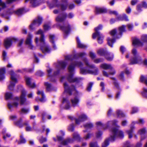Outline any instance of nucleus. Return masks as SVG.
<instances>
[{"instance_id": "62", "label": "nucleus", "mask_w": 147, "mask_h": 147, "mask_svg": "<svg viewBox=\"0 0 147 147\" xmlns=\"http://www.w3.org/2000/svg\"><path fill=\"white\" fill-rule=\"evenodd\" d=\"M137 2V0H132L131 1V4L132 5H135Z\"/></svg>"}, {"instance_id": "27", "label": "nucleus", "mask_w": 147, "mask_h": 147, "mask_svg": "<svg viewBox=\"0 0 147 147\" xmlns=\"http://www.w3.org/2000/svg\"><path fill=\"white\" fill-rule=\"evenodd\" d=\"M140 81L144 83L147 85V79L146 77L142 76H141L140 77Z\"/></svg>"}, {"instance_id": "52", "label": "nucleus", "mask_w": 147, "mask_h": 147, "mask_svg": "<svg viewBox=\"0 0 147 147\" xmlns=\"http://www.w3.org/2000/svg\"><path fill=\"white\" fill-rule=\"evenodd\" d=\"M144 123V121L143 119H139L138 122H136V123H138L139 124H142Z\"/></svg>"}, {"instance_id": "19", "label": "nucleus", "mask_w": 147, "mask_h": 147, "mask_svg": "<svg viewBox=\"0 0 147 147\" xmlns=\"http://www.w3.org/2000/svg\"><path fill=\"white\" fill-rule=\"evenodd\" d=\"M95 36H96V37H97L98 38V42L100 44L102 43L103 36L102 34H100L99 33H97Z\"/></svg>"}, {"instance_id": "42", "label": "nucleus", "mask_w": 147, "mask_h": 147, "mask_svg": "<svg viewBox=\"0 0 147 147\" xmlns=\"http://www.w3.org/2000/svg\"><path fill=\"white\" fill-rule=\"evenodd\" d=\"M25 125H27L26 127V130L27 131H31L32 130V129L31 128L30 126L28 125V124H25Z\"/></svg>"}, {"instance_id": "5", "label": "nucleus", "mask_w": 147, "mask_h": 147, "mask_svg": "<svg viewBox=\"0 0 147 147\" xmlns=\"http://www.w3.org/2000/svg\"><path fill=\"white\" fill-rule=\"evenodd\" d=\"M11 75V81L8 86V89L10 90H12L15 84L17 82V80L16 78V74L12 71L10 72Z\"/></svg>"}, {"instance_id": "57", "label": "nucleus", "mask_w": 147, "mask_h": 147, "mask_svg": "<svg viewBox=\"0 0 147 147\" xmlns=\"http://www.w3.org/2000/svg\"><path fill=\"white\" fill-rule=\"evenodd\" d=\"M46 140H47L45 138H42L40 140V143H42L46 141Z\"/></svg>"}, {"instance_id": "22", "label": "nucleus", "mask_w": 147, "mask_h": 147, "mask_svg": "<svg viewBox=\"0 0 147 147\" xmlns=\"http://www.w3.org/2000/svg\"><path fill=\"white\" fill-rule=\"evenodd\" d=\"M101 67L103 69H112V66L110 65L106 64H103L101 65Z\"/></svg>"}, {"instance_id": "6", "label": "nucleus", "mask_w": 147, "mask_h": 147, "mask_svg": "<svg viewBox=\"0 0 147 147\" xmlns=\"http://www.w3.org/2000/svg\"><path fill=\"white\" fill-rule=\"evenodd\" d=\"M132 53L134 55V57L131 59L130 63L134 64L139 63L141 61V59L136 49H133L132 51Z\"/></svg>"}, {"instance_id": "45", "label": "nucleus", "mask_w": 147, "mask_h": 147, "mask_svg": "<svg viewBox=\"0 0 147 147\" xmlns=\"http://www.w3.org/2000/svg\"><path fill=\"white\" fill-rule=\"evenodd\" d=\"M54 36L53 35H50L49 36V39L50 42H51L53 44V40L54 39Z\"/></svg>"}, {"instance_id": "43", "label": "nucleus", "mask_w": 147, "mask_h": 147, "mask_svg": "<svg viewBox=\"0 0 147 147\" xmlns=\"http://www.w3.org/2000/svg\"><path fill=\"white\" fill-rule=\"evenodd\" d=\"M64 19V18H61L59 17H58L56 18V20L58 22H62Z\"/></svg>"}, {"instance_id": "3", "label": "nucleus", "mask_w": 147, "mask_h": 147, "mask_svg": "<svg viewBox=\"0 0 147 147\" xmlns=\"http://www.w3.org/2000/svg\"><path fill=\"white\" fill-rule=\"evenodd\" d=\"M86 65L87 66L86 70L83 69H81L80 72L82 74L89 73L94 75L97 74L98 72L97 68L92 65H90L88 63V60L85 59L84 61Z\"/></svg>"}, {"instance_id": "44", "label": "nucleus", "mask_w": 147, "mask_h": 147, "mask_svg": "<svg viewBox=\"0 0 147 147\" xmlns=\"http://www.w3.org/2000/svg\"><path fill=\"white\" fill-rule=\"evenodd\" d=\"M93 84L92 83H90L88 85L87 87V90L88 91H90L91 90V88Z\"/></svg>"}, {"instance_id": "13", "label": "nucleus", "mask_w": 147, "mask_h": 147, "mask_svg": "<svg viewBox=\"0 0 147 147\" xmlns=\"http://www.w3.org/2000/svg\"><path fill=\"white\" fill-rule=\"evenodd\" d=\"M65 91L68 92L69 94H71V91H75V88L74 87H69L67 83H65L64 84Z\"/></svg>"}, {"instance_id": "15", "label": "nucleus", "mask_w": 147, "mask_h": 147, "mask_svg": "<svg viewBox=\"0 0 147 147\" xmlns=\"http://www.w3.org/2000/svg\"><path fill=\"white\" fill-rule=\"evenodd\" d=\"M87 119V117L85 115H81L78 119H76V124H78L80 122L85 121Z\"/></svg>"}, {"instance_id": "16", "label": "nucleus", "mask_w": 147, "mask_h": 147, "mask_svg": "<svg viewBox=\"0 0 147 147\" xmlns=\"http://www.w3.org/2000/svg\"><path fill=\"white\" fill-rule=\"evenodd\" d=\"M79 101L78 98L76 97H75L71 99V102L72 106L75 107L78 103Z\"/></svg>"}, {"instance_id": "18", "label": "nucleus", "mask_w": 147, "mask_h": 147, "mask_svg": "<svg viewBox=\"0 0 147 147\" xmlns=\"http://www.w3.org/2000/svg\"><path fill=\"white\" fill-rule=\"evenodd\" d=\"M96 11L97 13H105L106 12V9L103 8L96 7Z\"/></svg>"}, {"instance_id": "33", "label": "nucleus", "mask_w": 147, "mask_h": 147, "mask_svg": "<svg viewBox=\"0 0 147 147\" xmlns=\"http://www.w3.org/2000/svg\"><path fill=\"white\" fill-rule=\"evenodd\" d=\"M132 132L133 131L132 129L129 130L127 131V132L129 138H131L133 136Z\"/></svg>"}, {"instance_id": "63", "label": "nucleus", "mask_w": 147, "mask_h": 147, "mask_svg": "<svg viewBox=\"0 0 147 147\" xmlns=\"http://www.w3.org/2000/svg\"><path fill=\"white\" fill-rule=\"evenodd\" d=\"M47 71L48 76H50V74L52 71V69L50 68H49L47 69Z\"/></svg>"}, {"instance_id": "8", "label": "nucleus", "mask_w": 147, "mask_h": 147, "mask_svg": "<svg viewBox=\"0 0 147 147\" xmlns=\"http://www.w3.org/2000/svg\"><path fill=\"white\" fill-rule=\"evenodd\" d=\"M32 36L30 34H28L25 41V44L28 46V47L31 49H32L33 46L32 44L31 39Z\"/></svg>"}, {"instance_id": "56", "label": "nucleus", "mask_w": 147, "mask_h": 147, "mask_svg": "<svg viewBox=\"0 0 147 147\" xmlns=\"http://www.w3.org/2000/svg\"><path fill=\"white\" fill-rule=\"evenodd\" d=\"M90 147H98V146L96 143H91L90 145Z\"/></svg>"}, {"instance_id": "34", "label": "nucleus", "mask_w": 147, "mask_h": 147, "mask_svg": "<svg viewBox=\"0 0 147 147\" xmlns=\"http://www.w3.org/2000/svg\"><path fill=\"white\" fill-rule=\"evenodd\" d=\"M117 114L120 117H123L125 116L123 113L119 110H118L117 111Z\"/></svg>"}, {"instance_id": "26", "label": "nucleus", "mask_w": 147, "mask_h": 147, "mask_svg": "<svg viewBox=\"0 0 147 147\" xmlns=\"http://www.w3.org/2000/svg\"><path fill=\"white\" fill-rule=\"evenodd\" d=\"M18 105V103L16 102H14L12 104L9 103L8 106L9 108L11 109L13 107H16Z\"/></svg>"}, {"instance_id": "31", "label": "nucleus", "mask_w": 147, "mask_h": 147, "mask_svg": "<svg viewBox=\"0 0 147 147\" xmlns=\"http://www.w3.org/2000/svg\"><path fill=\"white\" fill-rule=\"evenodd\" d=\"M125 26H122L119 28V33L120 36L121 34V32H124L125 31Z\"/></svg>"}, {"instance_id": "20", "label": "nucleus", "mask_w": 147, "mask_h": 147, "mask_svg": "<svg viewBox=\"0 0 147 147\" xmlns=\"http://www.w3.org/2000/svg\"><path fill=\"white\" fill-rule=\"evenodd\" d=\"M102 28V26L101 25H100L97 27L95 28V32L92 35V38H96V36H95L97 33H99L98 31L99 30H101Z\"/></svg>"}, {"instance_id": "14", "label": "nucleus", "mask_w": 147, "mask_h": 147, "mask_svg": "<svg viewBox=\"0 0 147 147\" xmlns=\"http://www.w3.org/2000/svg\"><path fill=\"white\" fill-rule=\"evenodd\" d=\"M37 94L38 95L41 96L42 97V98H37L36 99V100L38 101V99L39 101L41 102H44L45 101V99L44 98V94L43 92L42 91L40 90H38L37 92Z\"/></svg>"}, {"instance_id": "50", "label": "nucleus", "mask_w": 147, "mask_h": 147, "mask_svg": "<svg viewBox=\"0 0 147 147\" xmlns=\"http://www.w3.org/2000/svg\"><path fill=\"white\" fill-rule=\"evenodd\" d=\"M44 29L45 30H47L50 29V26L48 25L45 24L44 26Z\"/></svg>"}, {"instance_id": "54", "label": "nucleus", "mask_w": 147, "mask_h": 147, "mask_svg": "<svg viewBox=\"0 0 147 147\" xmlns=\"http://www.w3.org/2000/svg\"><path fill=\"white\" fill-rule=\"evenodd\" d=\"M74 125L72 124L69 127L68 129L70 131H72L74 130Z\"/></svg>"}, {"instance_id": "37", "label": "nucleus", "mask_w": 147, "mask_h": 147, "mask_svg": "<svg viewBox=\"0 0 147 147\" xmlns=\"http://www.w3.org/2000/svg\"><path fill=\"white\" fill-rule=\"evenodd\" d=\"M23 12L24 9H20L17 11L16 13L18 15H20L22 14Z\"/></svg>"}, {"instance_id": "55", "label": "nucleus", "mask_w": 147, "mask_h": 147, "mask_svg": "<svg viewBox=\"0 0 147 147\" xmlns=\"http://www.w3.org/2000/svg\"><path fill=\"white\" fill-rule=\"evenodd\" d=\"M116 33V30L115 29L112 30L110 32V34L112 36H113Z\"/></svg>"}, {"instance_id": "60", "label": "nucleus", "mask_w": 147, "mask_h": 147, "mask_svg": "<svg viewBox=\"0 0 147 147\" xmlns=\"http://www.w3.org/2000/svg\"><path fill=\"white\" fill-rule=\"evenodd\" d=\"M20 143H23L25 142L26 141L24 139L22 136H20Z\"/></svg>"}, {"instance_id": "25", "label": "nucleus", "mask_w": 147, "mask_h": 147, "mask_svg": "<svg viewBox=\"0 0 147 147\" xmlns=\"http://www.w3.org/2000/svg\"><path fill=\"white\" fill-rule=\"evenodd\" d=\"M61 28L66 34L68 33L70 30V28L69 26L64 27H61Z\"/></svg>"}, {"instance_id": "2", "label": "nucleus", "mask_w": 147, "mask_h": 147, "mask_svg": "<svg viewBox=\"0 0 147 147\" xmlns=\"http://www.w3.org/2000/svg\"><path fill=\"white\" fill-rule=\"evenodd\" d=\"M35 34L40 35L39 41L40 42V45L41 46V49L42 52L44 53H49L50 51V50L45 42L44 39V36L43 31L41 30H39L35 32Z\"/></svg>"}, {"instance_id": "32", "label": "nucleus", "mask_w": 147, "mask_h": 147, "mask_svg": "<svg viewBox=\"0 0 147 147\" xmlns=\"http://www.w3.org/2000/svg\"><path fill=\"white\" fill-rule=\"evenodd\" d=\"M67 63L65 62L61 61L59 63L60 66L62 68H64L66 65Z\"/></svg>"}, {"instance_id": "58", "label": "nucleus", "mask_w": 147, "mask_h": 147, "mask_svg": "<svg viewBox=\"0 0 147 147\" xmlns=\"http://www.w3.org/2000/svg\"><path fill=\"white\" fill-rule=\"evenodd\" d=\"M142 141L140 140V142L138 143L136 145V147H141L142 145V143L141 142V141Z\"/></svg>"}, {"instance_id": "38", "label": "nucleus", "mask_w": 147, "mask_h": 147, "mask_svg": "<svg viewBox=\"0 0 147 147\" xmlns=\"http://www.w3.org/2000/svg\"><path fill=\"white\" fill-rule=\"evenodd\" d=\"M84 127L86 128H90L93 127V125L91 123H87L84 125Z\"/></svg>"}, {"instance_id": "53", "label": "nucleus", "mask_w": 147, "mask_h": 147, "mask_svg": "<svg viewBox=\"0 0 147 147\" xmlns=\"http://www.w3.org/2000/svg\"><path fill=\"white\" fill-rule=\"evenodd\" d=\"M67 7V5L66 4L62 5L61 7V9L62 10H64Z\"/></svg>"}, {"instance_id": "35", "label": "nucleus", "mask_w": 147, "mask_h": 147, "mask_svg": "<svg viewBox=\"0 0 147 147\" xmlns=\"http://www.w3.org/2000/svg\"><path fill=\"white\" fill-rule=\"evenodd\" d=\"M115 41L113 39L108 38V43L109 45L111 47H112V44L114 43Z\"/></svg>"}, {"instance_id": "61", "label": "nucleus", "mask_w": 147, "mask_h": 147, "mask_svg": "<svg viewBox=\"0 0 147 147\" xmlns=\"http://www.w3.org/2000/svg\"><path fill=\"white\" fill-rule=\"evenodd\" d=\"M91 136V134H88L86 136L84 137V138L86 140L90 138Z\"/></svg>"}, {"instance_id": "49", "label": "nucleus", "mask_w": 147, "mask_h": 147, "mask_svg": "<svg viewBox=\"0 0 147 147\" xmlns=\"http://www.w3.org/2000/svg\"><path fill=\"white\" fill-rule=\"evenodd\" d=\"M147 39V35H143L141 37V39L143 41H145Z\"/></svg>"}, {"instance_id": "9", "label": "nucleus", "mask_w": 147, "mask_h": 147, "mask_svg": "<svg viewBox=\"0 0 147 147\" xmlns=\"http://www.w3.org/2000/svg\"><path fill=\"white\" fill-rule=\"evenodd\" d=\"M146 132V129L145 128L141 129L138 130V134L141 135V141L143 140L146 137V135H144Z\"/></svg>"}, {"instance_id": "23", "label": "nucleus", "mask_w": 147, "mask_h": 147, "mask_svg": "<svg viewBox=\"0 0 147 147\" xmlns=\"http://www.w3.org/2000/svg\"><path fill=\"white\" fill-rule=\"evenodd\" d=\"M77 41L78 43V47L81 48H84L86 47V45L82 44L80 42L78 38H77Z\"/></svg>"}, {"instance_id": "11", "label": "nucleus", "mask_w": 147, "mask_h": 147, "mask_svg": "<svg viewBox=\"0 0 147 147\" xmlns=\"http://www.w3.org/2000/svg\"><path fill=\"white\" fill-rule=\"evenodd\" d=\"M42 21V19L40 17H38L37 19L36 20H34L33 23L30 26V28L31 29H33L32 27L34 25L39 26L41 23Z\"/></svg>"}, {"instance_id": "51", "label": "nucleus", "mask_w": 147, "mask_h": 147, "mask_svg": "<svg viewBox=\"0 0 147 147\" xmlns=\"http://www.w3.org/2000/svg\"><path fill=\"white\" fill-rule=\"evenodd\" d=\"M44 74V73L40 71H38L36 74V75L38 76H42Z\"/></svg>"}, {"instance_id": "28", "label": "nucleus", "mask_w": 147, "mask_h": 147, "mask_svg": "<svg viewBox=\"0 0 147 147\" xmlns=\"http://www.w3.org/2000/svg\"><path fill=\"white\" fill-rule=\"evenodd\" d=\"M105 57L107 60L111 61L113 59V55L109 54H108L105 56Z\"/></svg>"}, {"instance_id": "24", "label": "nucleus", "mask_w": 147, "mask_h": 147, "mask_svg": "<svg viewBox=\"0 0 147 147\" xmlns=\"http://www.w3.org/2000/svg\"><path fill=\"white\" fill-rule=\"evenodd\" d=\"M31 0V3L32 6L33 7H36L38 6L40 4V3H39L38 1H36V0Z\"/></svg>"}, {"instance_id": "40", "label": "nucleus", "mask_w": 147, "mask_h": 147, "mask_svg": "<svg viewBox=\"0 0 147 147\" xmlns=\"http://www.w3.org/2000/svg\"><path fill=\"white\" fill-rule=\"evenodd\" d=\"M5 131H4V130H3V131H2V132H3V135H4V136H3V138L4 140L6 138H7V137H9L10 136V135L9 134H6V135L5 136Z\"/></svg>"}, {"instance_id": "47", "label": "nucleus", "mask_w": 147, "mask_h": 147, "mask_svg": "<svg viewBox=\"0 0 147 147\" xmlns=\"http://www.w3.org/2000/svg\"><path fill=\"white\" fill-rule=\"evenodd\" d=\"M123 147H131L129 142L128 141L126 142L124 144Z\"/></svg>"}, {"instance_id": "29", "label": "nucleus", "mask_w": 147, "mask_h": 147, "mask_svg": "<svg viewBox=\"0 0 147 147\" xmlns=\"http://www.w3.org/2000/svg\"><path fill=\"white\" fill-rule=\"evenodd\" d=\"M45 86L46 87L47 90L48 91H50L51 88V85L48 82H45Z\"/></svg>"}, {"instance_id": "48", "label": "nucleus", "mask_w": 147, "mask_h": 147, "mask_svg": "<svg viewBox=\"0 0 147 147\" xmlns=\"http://www.w3.org/2000/svg\"><path fill=\"white\" fill-rule=\"evenodd\" d=\"M104 51L102 49H100L98 51V53L100 55H102L104 53Z\"/></svg>"}, {"instance_id": "10", "label": "nucleus", "mask_w": 147, "mask_h": 147, "mask_svg": "<svg viewBox=\"0 0 147 147\" xmlns=\"http://www.w3.org/2000/svg\"><path fill=\"white\" fill-rule=\"evenodd\" d=\"M26 81L27 85L31 88H34L35 87V84L32 82V80L30 78L27 77L26 78Z\"/></svg>"}, {"instance_id": "64", "label": "nucleus", "mask_w": 147, "mask_h": 147, "mask_svg": "<svg viewBox=\"0 0 147 147\" xmlns=\"http://www.w3.org/2000/svg\"><path fill=\"white\" fill-rule=\"evenodd\" d=\"M103 74L104 76L107 77L109 75V73L108 74L106 71H103Z\"/></svg>"}, {"instance_id": "59", "label": "nucleus", "mask_w": 147, "mask_h": 147, "mask_svg": "<svg viewBox=\"0 0 147 147\" xmlns=\"http://www.w3.org/2000/svg\"><path fill=\"white\" fill-rule=\"evenodd\" d=\"M120 20H125L126 21H128V20L127 17L125 15H124V16H123V17L121 19H120Z\"/></svg>"}, {"instance_id": "41", "label": "nucleus", "mask_w": 147, "mask_h": 147, "mask_svg": "<svg viewBox=\"0 0 147 147\" xmlns=\"http://www.w3.org/2000/svg\"><path fill=\"white\" fill-rule=\"evenodd\" d=\"M111 71L109 73V74L111 75H113L115 74L116 71L112 67V69H111Z\"/></svg>"}, {"instance_id": "21", "label": "nucleus", "mask_w": 147, "mask_h": 147, "mask_svg": "<svg viewBox=\"0 0 147 147\" xmlns=\"http://www.w3.org/2000/svg\"><path fill=\"white\" fill-rule=\"evenodd\" d=\"M5 69L4 68L0 69V81L2 80L4 78V74L5 73Z\"/></svg>"}, {"instance_id": "46", "label": "nucleus", "mask_w": 147, "mask_h": 147, "mask_svg": "<svg viewBox=\"0 0 147 147\" xmlns=\"http://www.w3.org/2000/svg\"><path fill=\"white\" fill-rule=\"evenodd\" d=\"M90 56L92 59H93L95 57V54L92 52H90L89 54Z\"/></svg>"}, {"instance_id": "4", "label": "nucleus", "mask_w": 147, "mask_h": 147, "mask_svg": "<svg viewBox=\"0 0 147 147\" xmlns=\"http://www.w3.org/2000/svg\"><path fill=\"white\" fill-rule=\"evenodd\" d=\"M82 64L80 62L76 63L75 64H71L69 67L68 70L70 73V74L68 76L67 79L70 82H78L79 81V79L76 78H74L72 75V72L74 70V67L75 66L80 67Z\"/></svg>"}, {"instance_id": "39", "label": "nucleus", "mask_w": 147, "mask_h": 147, "mask_svg": "<svg viewBox=\"0 0 147 147\" xmlns=\"http://www.w3.org/2000/svg\"><path fill=\"white\" fill-rule=\"evenodd\" d=\"M73 141L72 140L68 139L66 140H65L63 142V144L64 145L66 144L68 142L71 143Z\"/></svg>"}, {"instance_id": "17", "label": "nucleus", "mask_w": 147, "mask_h": 147, "mask_svg": "<svg viewBox=\"0 0 147 147\" xmlns=\"http://www.w3.org/2000/svg\"><path fill=\"white\" fill-rule=\"evenodd\" d=\"M133 44L135 46H140L142 45V43L140 41L139 39L135 38L133 40Z\"/></svg>"}, {"instance_id": "30", "label": "nucleus", "mask_w": 147, "mask_h": 147, "mask_svg": "<svg viewBox=\"0 0 147 147\" xmlns=\"http://www.w3.org/2000/svg\"><path fill=\"white\" fill-rule=\"evenodd\" d=\"M73 138L74 139L79 140L80 138L79 135L76 133H74L73 135Z\"/></svg>"}, {"instance_id": "36", "label": "nucleus", "mask_w": 147, "mask_h": 147, "mask_svg": "<svg viewBox=\"0 0 147 147\" xmlns=\"http://www.w3.org/2000/svg\"><path fill=\"white\" fill-rule=\"evenodd\" d=\"M12 96V94L9 92L6 93L5 94V97L6 99L10 98Z\"/></svg>"}, {"instance_id": "12", "label": "nucleus", "mask_w": 147, "mask_h": 147, "mask_svg": "<svg viewBox=\"0 0 147 147\" xmlns=\"http://www.w3.org/2000/svg\"><path fill=\"white\" fill-rule=\"evenodd\" d=\"M26 94V92L24 90H22L20 98V103L21 105H23L25 104L26 100L25 97Z\"/></svg>"}, {"instance_id": "1", "label": "nucleus", "mask_w": 147, "mask_h": 147, "mask_svg": "<svg viewBox=\"0 0 147 147\" xmlns=\"http://www.w3.org/2000/svg\"><path fill=\"white\" fill-rule=\"evenodd\" d=\"M112 135L111 136L109 140H107L102 145V147H106L109 144V141H113L117 137L122 138L124 137L123 132L118 129L115 128L112 130Z\"/></svg>"}, {"instance_id": "7", "label": "nucleus", "mask_w": 147, "mask_h": 147, "mask_svg": "<svg viewBox=\"0 0 147 147\" xmlns=\"http://www.w3.org/2000/svg\"><path fill=\"white\" fill-rule=\"evenodd\" d=\"M17 40V39L15 38H9L4 40V46L5 48L9 47L11 45L12 42Z\"/></svg>"}]
</instances>
